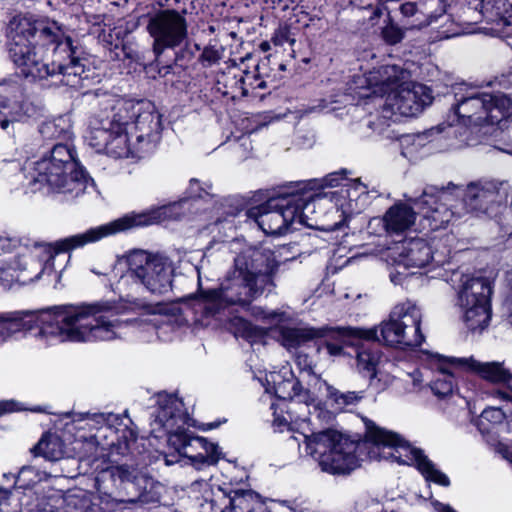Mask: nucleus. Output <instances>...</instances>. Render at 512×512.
Returning <instances> with one entry per match:
<instances>
[{
    "label": "nucleus",
    "mask_w": 512,
    "mask_h": 512,
    "mask_svg": "<svg viewBox=\"0 0 512 512\" xmlns=\"http://www.w3.org/2000/svg\"><path fill=\"white\" fill-rule=\"evenodd\" d=\"M123 328L109 303L60 306L42 311L34 319V337L43 346L110 341L120 337Z\"/></svg>",
    "instance_id": "1"
},
{
    "label": "nucleus",
    "mask_w": 512,
    "mask_h": 512,
    "mask_svg": "<svg viewBox=\"0 0 512 512\" xmlns=\"http://www.w3.org/2000/svg\"><path fill=\"white\" fill-rule=\"evenodd\" d=\"M45 139L62 140L65 143L54 145L49 155L36 161H27L23 171L26 186L31 192L47 185L51 189L77 197L87 188L88 178L75 160L74 151L68 144L72 137V123L68 115L43 122L39 128Z\"/></svg>",
    "instance_id": "2"
},
{
    "label": "nucleus",
    "mask_w": 512,
    "mask_h": 512,
    "mask_svg": "<svg viewBox=\"0 0 512 512\" xmlns=\"http://www.w3.org/2000/svg\"><path fill=\"white\" fill-rule=\"evenodd\" d=\"M279 261L269 249L248 247L234 257L218 289L206 294V310H217L231 305L246 306L274 287L273 277Z\"/></svg>",
    "instance_id": "3"
},
{
    "label": "nucleus",
    "mask_w": 512,
    "mask_h": 512,
    "mask_svg": "<svg viewBox=\"0 0 512 512\" xmlns=\"http://www.w3.org/2000/svg\"><path fill=\"white\" fill-rule=\"evenodd\" d=\"M9 55L18 73L32 79H46L56 75L55 61L44 58V47L71 50V38L64 37L56 22H31L27 18H14L9 24Z\"/></svg>",
    "instance_id": "4"
},
{
    "label": "nucleus",
    "mask_w": 512,
    "mask_h": 512,
    "mask_svg": "<svg viewBox=\"0 0 512 512\" xmlns=\"http://www.w3.org/2000/svg\"><path fill=\"white\" fill-rule=\"evenodd\" d=\"M157 403L151 422L155 437H161V433L166 435L168 444L188 458L196 469L217 464L222 457L219 446L203 437H192L186 433L190 418L184 411L183 402L174 395L160 394Z\"/></svg>",
    "instance_id": "5"
},
{
    "label": "nucleus",
    "mask_w": 512,
    "mask_h": 512,
    "mask_svg": "<svg viewBox=\"0 0 512 512\" xmlns=\"http://www.w3.org/2000/svg\"><path fill=\"white\" fill-rule=\"evenodd\" d=\"M188 204L187 200H181L140 213H128L112 222L90 228L83 233L60 239L53 244L36 245L35 251L45 252L46 261H50L59 253L82 248L85 245L96 243L118 232H123L135 227L153 225L166 220H179L184 216Z\"/></svg>",
    "instance_id": "6"
},
{
    "label": "nucleus",
    "mask_w": 512,
    "mask_h": 512,
    "mask_svg": "<svg viewBox=\"0 0 512 512\" xmlns=\"http://www.w3.org/2000/svg\"><path fill=\"white\" fill-rule=\"evenodd\" d=\"M367 193V187L363 183H348L340 191L314 192L311 190H301L287 194V200L290 207L297 209L296 223L301 225L313 226L314 214L316 209H322L328 202L334 203L331 208L334 213L339 214L341 220L335 222L332 229H339L344 225L347 218L358 211L357 199L362 194Z\"/></svg>",
    "instance_id": "7"
},
{
    "label": "nucleus",
    "mask_w": 512,
    "mask_h": 512,
    "mask_svg": "<svg viewBox=\"0 0 512 512\" xmlns=\"http://www.w3.org/2000/svg\"><path fill=\"white\" fill-rule=\"evenodd\" d=\"M455 115L464 125L497 124L512 115V99L502 93L480 92L468 85L455 90Z\"/></svg>",
    "instance_id": "8"
},
{
    "label": "nucleus",
    "mask_w": 512,
    "mask_h": 512,
    "mask_svg": "<svg viewBox=\"0 0 512 512\" xmlns=\"http://www.w3.org/2000/svg\"><path fill=\"white\" fill-rule=\"evenodd\" d=\"M365 437L374 445L375 449L388 450L383 455H379L380 457L392 459L400 464L415 465L426 480L442 486L450 485L449 478L437 470L420 449L412 447L399 434L377 427L372 422H367Z\"/></svg>",
    "instance_id": "9"
},
{
    "label": "nucleus",
    "mask_w": 512,
    "mask_h": 512,
    "mask_svg": "<svg viewBox=\"0 0 512 512\" xmlns=\"http://www.w3.org/2000/svg\"><path fill=\"white\" fill-rule=\"evenodd\" d=\"M421 311L419 307L410 302L398 304L392 310L387 321H383L377 330V338L371 340L382 341L392 347H417L423 342L420 330Z\"/></svg>",
    "instance_id": "10"
},
{
    "label": "nucleus",
    "mask_w": 512,
    "mask_h": 512,
    "mask_svg": "<svg viewBox=\"0 0 512 512\" xmlns=\"http://www.w3.org/2000/svg\"><path fill=\"white\" fill-rule=\"evenodd\" d=\"M126 276L140 282L153 294H165L171 290L173 268L163 256L134 251L127 256Z\"/></svg>",
    "instance_id": "11"
},
{
    "label": "nucleus",
    "mask_w": 512,
    "mask_h": 512,
    "mask_svg": "<svg viewBox=\"0 0 512 512\" xmlns=\"http://www.w3.org/2000/svg\"><path fill=\"white\" fill-rule=\"evenodd\" d=\"M491 294V281L487 278H469L463 283L458 293V304L469 330L482 332L489 325Z\"/></svg>",
    "instance_id": "12"
},
{
    "label": "nucleus",
    "mask_w": 512,
    "mask_h": 512,
    "mask_svg": "<svg viewBox=\"0 0 512 512\" xmlns=\"http://www.w3.org/2000/svg\"><path fill=\"white\" fill-rule=\"evenodd\" d=\"M116 120L132 126L138 134L136 140L145 149L154 142L161 131V116L150 102L118 100Z\"/></svg>",
    "instance_id": "13"
},
{
    "label": "nucleus",
    "mask_w": 512,
    "mask_h": 512,
    "mask_svg": "<svg viewBox=\"0 0 512 512\" xmlns=\"http://www.w3.org/2000/svg\"><path fill=\"white\" fill-rule=\"evenodd\" d=\"M266 380L269 385L272 384L271 390L278 398L289 400L287 413L291 420L306 421L308 419L311 414L310 407H315L316 397L310 391L303 389L290 370L271 372Z\"/></svg>",
    "instance_id": "14"
},
{
    "label": "nucleus",
    "mask_w": 512,
    "mask_h": 512,
    "mask_svg": "<svg viewBox=\"0 0 512 512\" xmlns=\"http://www.w3.org/2000/svg\"><path fill=\"white\" fill-rule=\"evenodd\" d=\"M153 38V52L159 57L165 49L181 45L187 38V23L183 15L175 10H163L153 15L147 24Z\"/></svg>",
    "instance_id": "15"
},
{
    "label": "nucleus",
    "mask_w": 512,
    "mask_h": 512,
    "mask_svg": "<svg viewBox=\"0 0 512 512\" xmlns=\"http://www.w3.org/2000/svg\"><path fill=\"white\" fill-rule=\"evenodd\" d=\"M297 209L290 207L287 194L272 197L264 204L247 210V217L253 219L265 234L282 235L296 223Z\"/></svg>",
    "instance_id": "16"
},
{
    "label": "nucleus",
    "mask_w": 512,
    "mask_h": 512,
    "mask_svg": "<svg viewBox=\"0 0 512 512\" xmlns=\"http://www.w3.org/2000/svg\"><path fill=\"white\" fill-rule=\"evenodd\" d=\"M432 100L431 90L427 86L405 79L387 95L384 111L396 116L412 117L430 105Z\"/></svg>",
    "instance_id": "17"
},
{
    "label": "nucleus",
    "mask_w": 512,
    "mask_h": 512,
    "mask_svg": "<svg viewBox=\"0 0 512 512\" xmlns=\"http://www.w3.org/2000/svg\"><path fill=\"white\" fill-rule=\"evenodd\" d=\"M435 262L442 264V259L433 256L432 248L423 239H411L402 244L401 250L395 259V265L390 272V279L394 284H403L409 275L417 274L421 269Z\"/></svg>",
    "instance_id": "18"
},
{
    "label": "nucleus",
    "mask_w": 512,
    "mask_h": 512,
    "mask_svg": "<svg viewBox=\"0 0 512 512\" xmlns=\"http://www.w3.org/2000/svg\"><path fill=\"white\" fill-rule=\"evenodd\" d=\"M506 196L507 189L503 183H472L465 190L463 203L469 213L476 216L491 215L505 201Z\"/></svg>",
    "instance_id": "19"
},
{
    "label": "nucleus",
    "mask_w": 512,
    "mask_h": 512,
    "mask_svg": "<svg viewBox=\"0 0 512 512\" xmlns=\"http://www.w3.org/2000/svg\"><path fill=\"white\" fill-rule=\"evenodd\" d=\"M319 332L315 340L317 352L321 353L324 348L327 354L332 357L341 356L344 346L357 345L355 340L377 338V330H365L363 328L320 327Z\"/></svg>",
    "instance_id": "20"
},
{
    "label": "nucleus",
    "mask_w": 512,
    "mask_h": 512,
    "mask_svg": "<svg viewBox=\"0 0 512 512\" xmlns=\"http://www.w3.org/2000/svg\"><path fill=\"white\" fill-rule=\"evenodd\" d=\"M359 445L343 435L321 460V469L330 474H348L359 466L357 450Z\"/></svg>",
    "instance_id": "21"
},
{
    "label": "nucleus",
    "mask_w": 512,
    "mask_h": 512,
    "mask_svg": "<svg viewBox=\"0 0 512 512\" xmlns=\"http://www.w3.org/2000/svg\"><path fill=\"white\" fill-rule=\"evenodd\" d=\"M460 358L443 357L432 355L429 360V366L434 371L433 379L430 382V388L433 394L442 399L452 395L456 386V373L463 369L456 365L455 361Z\"/></svg>",
    "instance_id": "22"
},
{
    "label": "nucleus",
    "mask_w": 512,
    "mask_h": 512,
    "mask_svg": "<svg viewBox=\"0 0 512 512\" xmlns=\"http://www.w3.org/2000/svg\"><path fill=\"white\" fill-rule=\"evenodd\" d=\"M33 108L24 101L20 88L17 85L0 84V127L6 129L10 123L29 116Z\"/></svg>",
    "instance_id": "23"
},
{
    "label": "nucleus",
    "mask_w": 512,
    "mask_h": 512,
    "mask_svg": "<svg viewBox=\"0 0 512 512\" xmlns=\"http://www.w3.org/2000/svg\"><path fill=\"white\" fill-rule=\"evenodd\" d=\"M449 200L450 193L441 190L437 192V195L425 191L417 201L421 206L424 217L430 221L431 229H440L451 221L454 212L447 207Z\"/></svg>",
    "instance_id": "24"
},
{
    "label": "nucleus",
    "mask_w": 512,
    "mask_h": 512,
    "mask_svg": "<svg viewBox=\"0 0 512 512\" xmlns=\"http://www.w3.org/2000/svg\"><path fill=\"white\" fill-rule=\"evenodd\" d=\"M341 434L332 429H326L311 434L298 433L292 438L298 444L300 449H304L305 453L315 459L319 466L321 460L324 459L341 438Z\"/></svg>",
    "instance_id": "25"
},
{
    "label": "nucleus",
    "mask_w": 512,
    "mask_h": 512,
    "mask_svg": "<svg viewBox=\"0 0 512 512\" xmlns=\"http://www.w3.org/2000/svg\"><path fill=\"white\" fill-rule=\"evenodd\" d=\"M408 76V72L399 66L385 65L369 71L365 75V82L373 94L382 97L394 91Z\"/></svg>",
    "instance_id": "26"
},
{
    "label": "nucleus",
    "mask_w": 512,
    "mask_h": 512,
    "mask_svg": "<svg viewBox=\"0 0 512 512\" xmlns=\"http://www.w3.org/2000/svg\"><path fill=\"white\" fill-rule=\"evenodd\" d=\"M463 371L477 374L482 379L492 383H509L512 375L501 362H480L473 357H464L455 361Z\"/></svg>",
    "instance_id": "27"
},
{
    "label": "nucleus",
    "mask_w": 512,
    "mask_h": 512,
    "mask_svg": "<svg viewBox=\"0 0 512 512\" xmlns=\"http://www.w3.org/2000/svg\"><path fill=\"white\" fill-rule=\"evenodd\" d=\"M127 124L122 121L116 122L113 129V136L110 138L106 154L114 158H128L138 156L145 149L141 144H131L127 132Z\"/></svg>",
    "instance_id": "28"
},
{
    "label": "nucleus",
    "mask_w": 512,
    "mask_h": 512,
    "mask_svg": "<svg viewBox=\"0 0 512 512\" xmlns=\"http://www.w3.org/2000/svg\"><path fill=\"white\" fill-rule=\"evenodd\" d=\"M116 118H118L117 110L111 118H95L90 122L89 131L86 136V141L90 147L94 148L97 152H106L110 138L113 136L116 122H120Z\"/></svg>",
    "instance_id": "29"
},
{
    "label": "nucleus",
    "mask_w": 512,
    "mask_h": 512,
    "mask_svg": "<svg viewBox=\"0 0 512 512\" xmlns=\"http://www.w3.org/2000/svg\"><path fill=\"white\" fill-rule=\"evenodd\" d=\"M109 474L114 482L118 481L120 484H130L139 494L138 498L129 499L127 502L136 503L138 501H142V492L146 490L149 482V479L144 472L133 466L120 465L110 468Z\"/></svg>",
    "instance_id": "30"
},
{
    "label": "nucleus",
    "mask_w": 512,
    "mask_h": 512,
    "mask_svg": "<svg viewBox=\"0 0 512 512\" xmlns=\"http://www.w3.org/2000/svg\"><path fill=\"white\" fill-rule=\"evenodd\" d=\"M218 494L221 495L223 503L217 504V512H256L257 508L262 509V505L252 492L236 491L233 496L226 497L221 489H218Z\"/></svg>",
    "instance_id": "31"
},
{
    "label": "nucleus",
    "mask_w": 512,
    "mask_h": 512,
    "mask_svg": "<svg viewBox=\"0 0 512 512\" xmlns=\"http://www.w3.org/2000/svg\"><path fill=\"white\" fill-rule=\"evenodd\" d=\"M416 219V214L406 204H395L385 213L384 224L387 231L403 232L410 228Z\"/></svg>",
    "instance_id": "32"
},
{
    "label": "nucleus",
    "mask_w": 512,
    "mask_h": 512,
    "mask_svg": "<svg viewBox=\"0 0 512 512\" xmlns=\"http://www.w3.org/2000/svg\"><path fill=\"white\" fill-rule=\"evenodd\" d=\"M218 489L220 488L217 487L215 491L208 480L200 479L191 483L189 492L195 500L200 502L202 512H217V501L221 500Z\"/></svg>",
    "instance_id": "33"
},
{
    "label": "nucleus",
    "mask_w": 512,
    "mask_h": 512,
    "mask_svg": "<svg viewBox=\"0 0 512 512\" xmlns=\"http://www.w3.org/2000/svg\"><path fill=\"white\" fill-rule=\"evenodd\" d=\"M58 54L67 55L70 58V60L68 64H64L62 62H57L56 60H54L56 68L55 76L62 75L63 79L61 80V82H63L66 85H77L79 82L78 78H80L81 75L84 73V65L74 57L75 51L73 46L71 45V50H68L67 52H65L62 49H58V52L55 55Z\"/></svg>",
    "instance_id": "34"
},
{
    "label": "nucleus",
    "mask_w": 512,
    "mask_h": 512,
    "mask_svg": "<svg viewBox=\"0 0 512 512\" xmlns=\"http://www.w3.org/2000/svg\"><path fill=\"white\" fill-rule=\"evenodd\" d=\"M357 345L356 367L357 370L370 379L377 374V366L380 362V352L372 349L365 344H359L360 340H355Z\"/></svg>",
    "instance_id": "35"
},
{
    "label": "nucleus",
    "mask_w": 512,
    "mask_h": 512,
    "mask_svg": "<svg viewBox=\"0 0 512 512\" xmlns=\"http://www.w3.org/2000/svg\"><path fill=\"white\" fill-rule=\"evenodd\" d=\"M29 314L25 311L0 313V344L5 343L14 334L26 328L25 317Z\"/></svg>",
    "instance_id": "36"
},
{
    "label": "nucleus",
    "mask_w": 512,
    "mask_h": 512,
    "mask_svg": "<svg viewBox=\"0 0 512 512\" xmlns=\"http://www.w3.org/2000/svg\"><path fill=\"white\" fill-rule=\"evenodd\" d=\"M319 328L314 327H296L282 328L280 337L282 345L286 348H296L308 341H315L319 335Z\"/></svg>",
    "instance_id": "37"
},
{
    "label": "nucleus",
    "mask_w": 512,
    "mask_h": 512,
    "mask_svg": "<svg viewBox=\"0 0 512 512\" xmlns=\"http://www.w3.org/2000/svg\"><path fill=\"white\" fill-rule=\"evenodd\" d=\"M33 452L50 461L59 460L64 455L62 440L56 434H45L33 448Z\"/></svg>",
    "instance_id": "38"
},
{
    "label": "nucleus",
    "mask_w": 512,
    "mask_h": 512,
    "mask_svg": "<svg viewBox=\"0 0 512 512\" xmlns=\"http://www.w3.org/2000/svg\"><path fill=\"white\" fill-rule=\"evenodd\" d=\"M327 389L329 399L334 403L335 409L344 410L349 406H353L362 399V395L357 392H340L335 388L327 385L325 382L321 383Z\"/></svg>",
    "instance_id": "39"
},
{
    "label": "nucleus",
    "mask_w": 512,
    "mask_h": 512,
    "mask_svg": "<svg viewBox=\"0 0 512 512\" xmlns=\"http://www.w3.org/2000/svg\"><path fill=\"white\" fill-rule=\"evenodd\" d=\"M505 419V414L500 408L490 407L485 409L478 420L477 426L482 434H489L493 428L501 424Z\"/></svg>",
    "instance_id": "40"
},
{
    "label": "nucleus",
    "mask_w": 512,
    "mask_h": 512,
    "mask_svg": "<svg viewBox=\"0 0 512 512\" xmlns=\"http://www.w3.org/2000/svg\"><path fill=\"white\" fill-rule=\"evenodd\" d=\"M398 140L402 155L410 159L414 158L420 149L425 146V137L419 134L401 135Z\"/></svg>",
    "instance_id": "41"
},
{
    "label": "nucleus",
    "mask_w": 512,
    "mask_h": 512,
    "mask_svg": "<svg viewBox=\"0 0 512 512\" xmlns=\"http://www.w3.org/2000/svg\"><path fill=\"white\" fill-rule=\"evenodd\" d=\"M20 245V241L15 237L0 235V255L11 253ZM13 274L0 267V283L9 284L13 281Z\"/></svg>",
    "instance_id": "42"
},
{
    "label": "nucleus",
    "mask_w": 512,
    "mask_h": 512,
    "mask_svg": "<svg viewBox=\"0 0 512 512\" xmlns=\"http://www.w3.org/2000/svg\"><path fill=\"white\" fill-rule=\"evenodd\" d=\"M254 316L269 325H278L289 320V315L284 311L267 310L262 307L253 308Z\"/></svg>",
    "instance_id": "43"
},
{
    "label": "nucleus",
    "mask_w": 512,
    "mask_h": 512,
    "mask_svg": "<svg viewBox=\"0 0 512 512\" xmlns=\"http://www.w3.org/2000/svg\"><path fill=\"white\" fill-rule=\"evenodd\" d=\"M393 116H396L395 114L386 113L383 110V115L379 118H377L375 121L370 122L369 127L379 135H383L386 138H393L394 132L389 131L388 128L390 127L391 123L388 121V119H391L392 122H395L396 119H392Z\"/></svg>",
    "instance_id": "44"
},
{
    "label": "nucleus",
    "mask_w": 512,
    "mask_h": 512,
    "mask_svg": "<svg viewBox=\"0 0 512 512\" xmlns=\"http://www.w3.org/2000/svg\"><path fill=\"white\" fill-rule=\"evenodd\" d=\"M224 55V48L217 45H209L204 48L200 55V61L206 66L217 64Z\"/></svg>",
    "instance_id": "45"
},
{
    "label": "nucleus",
    "mask_w": 512,
    "mask_h": 512,
    "mask_svg": "<svg viewBox=\"0 0 512 512\" xmlns=\"http://www.w3.org/2000/svg\"><path fill=\"white\" fill-rule=\"evenodd\" d=\"M496 14L508 25L512 24V0H494Z\"/></svg>",
    "instance_id": "46"
},
{
    "label": "nucleus",
    "mask_w": 512,
    "mask_h": 512,
    "mask_svg": "<svg viewBox=\"0 0 512 512\" xmlns=\"http://www.w3.org/2000/svg\"><path fill=\"white\" fill-rule=\"evenodd\" d=\"M382 36L388 44H397L403 38L402 30L394 25H388L383 28Z\"/></svg>",
    "instance_id": "47"
},
{
    "label": "nucleus",
    "mask_w": 512,
    "mask_h": 512,
    "mask_svg": "<svg viewBox=\"0 0 512 512\" xmlns=\"http://www.w3.org/2000/svg\"><path fill=\"white\" fill-rule=\"evenodd\" d=\"M272 42L276 46H283L285 43L293 45L295 39L291 36L290 30L287 27H280L275 31L272 37Z\"/></svg>",
    "instance_id": "48"
},
{
    "label": "nucleus",
    "mask_w": 512,
    "mask_h": 512,
    "mask_svg": "<svg viewBox=\"0 0 512 512\" xmlns=\"http://www.w3.org/2000/svg\"><path fill=\"white\" fill-rule=\"evenodd\" d=\"M325 182H326V185L330 186V187L340 186V188L337 189L336 191H340L343 187H346L348 185V183H352V182L361 183L358 179L347 180L338 173H333V174L328 175L325 179Z\"/></svg>",
    "instance_id": "49"
},
{
    "label": "nucleus",
    "mask_w": 512,
    "mask_h": 512,
    "mask_svg": "<svg viewBox=\"0 0 512 512\" xmlns=\"http://www.w3.org/2000/svg\"><path fill=\"white\" fill-rule=\"evenodd\" d=\"M188 193L191 198H201L203 197V194H208V192L200 186L198 180L196 179L190 180Z\"/></svg>",
    "instance_id": "50"
},
{
    "label": "nucleus",
    "mask_w": 512,
    "mask_h": 512,
    "mask_svg": "<svg viewBox=\"0 0 512 512\" xmlns=\"http://www.w3.org/2000/svg\"><path fill=\"white\" fill-rule=\"evenodd\" d=\"M20 410L18 404L14 401H1L0 402V416L5 413Z\"/></svg>",
    "instance_id": "51"
},
{
    "label": "nucleus",
    "mask_w": 512,
    "mask_h": 512,
    "mask_svg": "<svg viewBox=\"0 0 512 512\" xmlns=\"http://www.w3.org/2000/svg\"><path fill=\"white\" fill-rule=\"evenodd\" d=\"M28 262L26 261V257L24 255L18 256L14 262L13 266L10 268L11 270H25Z\"/></svg>",
    "instance_id": "52"
},
{
    "label": "nucleus",
    "mask_w": 512,
    "mask_h": 512,
    "mask_svg": "<svg viewBox=\"0 0 512 512\" xmlns=\"http://www.w3.org/2000/svg\"><path fill=\"white\" fill-rule=\"evenodd\" d=\"M109 416H106L104 414H94L92 416H88L87 419L91 420L97 424L105 423L108 420Z\"/></svg>",
    "instance_id": "53"
},
{
    "label": "nucleus",
    "mask_w": 512,
    "mask_h": 512,
    "mask_svg": "<svg viewBox=\"0 0 512 512\" xmlns=\"http://www.w3.org/2000/svg\"><path fill=\"white\" fill-rule=\"evenodd\" d=\"M274 425H276L280 431H283L284 427L289 426L287 419H285V418L280 419L278 417L274 419Z\"/></svg>",
    "instance_id": "54"
},
{
    "label": "nucleus",
    "mask_w": 512,
    "mask_h": 512,
    "mask_svg": "<svg viewBox=\"0 0 512 512\" xmlns=\"http://www.w3.org/2000/svg\"><path fill=\"white\" fill-rule=\"evenodd\" d=\"M494 395H495V397L502 399V400H510L511 399V396L509 393L501 391V390L495 391Z\"/></svg>",
    "instance_id": "55"
},
{
    "label": "nucleus",
    "mask_w": 512,
    "mask_h": 512,
    "mask_svg": "<svg viewBox=\"0 0 512 512\" xmlns=\"http://www.w3.org/2000/svg\"><path fill=\"white\" fill-rule=\"evenodd\" d=\"M9 499V492L5 489H0V506L6 503Z\"/></svg>",
    "instance_id": "56"
},
{
    "label": "nucleus",
    "mask_w": 512,
    "mask_h": 512,
    "mask_svg": "<svg viewBox=\"0 0 512 512\" xmlns=\"http://www.w3.org/2000/svg\"><path fill=\"white\" fill-rule=\"evenodd\" d=\"M143 309L149 314H154V313L160 312V309L158 308V306H153V305H144Z\"/></svg>",
    "instance_id": "57"
},
{
    "label": "nucleus",
    "mask_w": 512,
    "mask_h": 512,
    "mask_svg": "<svg viewBox=\"0 0 512 512\" xmlns=\"http://www.w3.org/2000/svg\"><path fill=\"white\" fill-rule=\"evenodd\" d=\"M241 142H242V145H243V146H245V147H247V146H250V145H251V141H250V139H249V137H248V136H243V137L241 138Z\"/></svg>",
    "instance_id": "58"
},
{
    "label": "nucleus",
    "mask_w": 512,
    "mask_h": 512,
    "mask_svg": "<svg viewBox=\"0 0 512 512\" xmlns=\"http://www.w3.org/2000/svg\"><path fill=\"white\" fill-rule=\"evenodd\" d=\"M260 48H261L262 51L266 52V51L269 50L270 45H269L268 42H263V43H261Z\"/></svg>",
    "instance_id": "59"
},
{
    "label": "nucleus",
    "mask_w": 512,
    "mask_h": 512,
    "mask_svg": "<svg viewBox=\"0 0 512 512\" xmlns=\"http://www.w3.org/2000/svg\"><path fill=\"white\" fill-rule=\"evenodd\" d=\"M442 512H455V511L452 510L450 507H445V508H443Z\"/></svg>",
    "instance_id": "60"
},
{
    "label": "nucleus",
    "mask_w": 512,
    "mask_h": 512,
    "mask_svg": "<svg viewBox=\"0 0 512 512\" xmlns=\"http://www.w3.org/2000/svg\"><path fill=\"white\" fill-rule=\"evenodd\" d=\"M42 271H43V268L41 269V271L39 273L36 274L35 278H39Z\"/></svg>",
    "instance_id": "61"
},
{
    "label": "nucleus",
    "mask_w": 512,
    "mask_h": 512,
    "mask_svg": "<svg viewBox=\"0 0 512 512\" xmlns=\"http://www.w3.org/2000/svg\"><path fill=\"white\" fill-rule=\"evenodd\" d=\"M116 503H123L125 502L124 500H120V501H115Z\"/></svg>",
    "instance_id": "62"
}]
</instances>
